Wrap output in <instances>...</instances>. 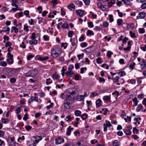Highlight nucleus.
Masks as SVG:
<instances>
[{
    "label": "nucleus",
    "mask_w": 146,
    "mask_h": 146,
    "mask_svg": "<svg viewBox=\"0 0 146 146\" xmlns=\"http://www.w3.org/2000/svg\"><path fill=\"white\" fill-rule=\"evenodd\" d=\"M62 51V49L60 47H53L51 48V55L53 58H56L60 55Z\"/></svg>",
    "instance_id": "1"
},
{
    "label": "nucleus",
    "mask_w": 146,
    "mask_h": 146,
    "mask_svg": "<svg viewBox=\"0 0 146 146\" xmlns=\"http://www.w3.org/2000/svg\"><path fill=\"white\" fill-rule=\"evenodd\" d=\"M37 73V70L36 69H32L30 70L26 74V76L27 77H33L36 76Z\"/></svg>",
    "instance_id": "2"
},
{
    "label": "nucleus",
    "mask_w": 146,
    "mask_h": 146,
    "mask_svg": "<svg viewBox=\"0 0 146 146\" xmlns=\"http://www.w3.org/2000/svg\"><path fill=\"white\" fill-rule=\"evenodd\" d=\"M42 139V137L38 135L34 136L31 139V143H33L36 144Z\"/></svg>",
    "instance_id": "3"
},
{
    "label": "nucleus",
    "mask_w": 146,
    "mask_h": 146,
    "mask_svg": "<svg viewBox=\"0 0 146 146\" xmlns=\"http://www.w3.org/2000/svg\"><path fill=\"white\" fill-rule=\"evenodd\" d=\"M6 70L7 72L8 73V75L10 76H13L15 75L17 70L13 69L8 68Z\"/></svg>",
    "instance_id": "4"
},
{
    "label": "nucleus",
    "mask_w": 146,
    "mask_h": 146,
    "mask_svg": "<svg viewBox=\"0 0 146 146\" xmlns=\"http://www.w3.org/2000/svg\"><path fill=\"white\" fill-rule=\"evenodd\" d=\"M132 129V127L131 126H127L126 127L125 129H123L124 133L127 135H130L131 133V130Z\"/></svg>",
    "instance_id": "5"
},
{
    "label": "nucleus",
    "mask_w": 146,
    "mask_h": 146,
    "mask_svg": "<svg viewBox=\"0 0 146 146\" xmlns=\"http://www.w3.org/2000/svg\"><path fill=\"white\" fill-rule=\"evenodd\" d=\"M106 123L103 124L104 129V131H106L107 130V127H110L112 126V125L111 124L110 121L108 120H106Z\"/></svg>",
    "instance_id": "6"
},
{
    "label": "nucleus",
    "mask_w": 146,
    "mask_h": 146,
    "mask_svg": "<svg viewBox=\"0 0 146 146\" xmlns=\"http://www.w3.org/2000/svg\"><path fill=\"white\" fill-rule=\"evenodd\" d=\"M8 59L7 60V61L8 63L12 64L14 62L13 57V55L11 54V53H7Z\"/></svg>",
    "instance_id": "7"
},
{
    "label": "nucleus",
    "mask_w": 146,
    "mask_h": 146,
    "mask_svg": "<svg viewBox=\"0 0 146 146\" xmlns=\"http://www.w3.org/2000/svg\"><path fill=\"white\" fill-rule=\"evenodd\" d=\"M70 91L69 93V94H70L72 96H73L74 95L78 94V90L76 88H72L70 89Z\"/></svg>",
    "instance_id": "8"
},
{
    "label": "nucleus",
    "mask_w": 146,
    "mask_h": 146,
    "mask_svg": "<svg viewBox=\"0 0 146 146\" xmlns=\"http://www.w3.org/2000/svg\"><path fill=\"white\" fill-rule=\"evenodd\" d=\"M36 60L41 61H45L48 60L49 58L48 57L46 56H41L40 55H37L36 56Z\"/></svg>",
    "instance_id": "9"
},
{
    "label": "nucleus",
    "mask_w": 146,
    "mask_h": 146,
    "mask_svg": "<svg viewBox=\"0 0 146 146\" xmlns=\"http://www.w3.org/2000/svg\"><path fill=\"white\" fill-rule=\"evenodd\" d=\"M64 140L62 137H59L55 139V143L56 145H58L64 142Z\"/></svg>",
    "instance_id": "10"
},
{
    "label": "nucleus",
    "mask_w": 146,
    "mask_h": 146,
    "mask_svg": "<svg viewBox=\"0 0 146 146\" xmlns=\"http://www.w3.org/2000/svg\"><path fill=\"white\" fill-rule=\"evenodd\" d=\"M146 16V14L144 12L139 13L137 17V19H142L144 18Z\"/></svg>",
    "instance_id": "11"
},
{
    "label": "nucleus",
    "mask_w": 146,
    "mask_h": 146,
    "mask_svg": "<svg viewBox=\"0 0 146 146\" xmlns=\"http://www.w3.org/2000/svg\"><path fill=\"white\" fill-rule=\"evenodd\" d=\"M73 127H72L71 126H69L67 129V132H66V135L68 136H69L70 135L71 132V131L73 129Z\"/></svg>",
    "instance_id": "12"
},
{
    "label": "nucleus",
    "mask_w": 146,
    "mask_h": 146,
    "mask_svg": "<svg viewBox=\"0 0 146 146\" xmlns=\"http://www.w3.org/2000/svg\"><path fill=\"white\" fill-rule=\"evenodd\" d=\"M38 98L36 97H32L29 99L28 100V102L29 103H31L34 101H36L38 102Z\"/></svg>",
    "instance_id": "13"
},
{
    "label": "nucleus",
    "mask_w": 146,
    "mask_h": 146,
    "mask_svg": "<svg viewBox=\"0 0 146 146\" xmlns=\"http://www.w3.org/2000/svg\"><path fill=\"white\" fill-rule=\"evenodd\" d=\"M76 12L77 15H79L80 17H82L84 14V11L80 9L76 10Z\"/></svg>",
    "instance_id": "14"
},
{
    "label": "nucleus",
    "mask_w": 146,
    "mask_h": 146,
    "mask_svg": "<svg viewBox=\"0 0 146 146\" xmlns=\"http://www.w3.org/2000/svg\"><path fill=\"white\" fill-rule=\"evenodd\" d=\"M142 70H143V68L146 66V62L144 60H142L141 62L139 63Z\"/></svg>",
    "instance_id": "15"
},
{
    "label": "nucleus",
    "mask_w": 146,
    "mask_h": 146,
    "mask_svg": "<svg viewBox=\"0 0 146 146\" xmlns=\"http://www.w3.org/2000/svg\"><path fill=\"white\" fill-rule=\"evenodd\" d=\"M74 97L72 96H71V95L69 94H67L66 98L65 101H71L72 100V98Z\"/></svg>",
    "instance_id": "16"
},
{
    "label": "nucleus",
    "mask_w": 146,
    "mask_h": 146,
    "mask_svg": "<svg viewBox=\"0 0 146 146\" xmlns=\"http://www.w3.org/2000/svg\"><path fill=\"white\" fill-rule=\"evenodd\" d=\"M76 99L78 101H81L84 99V96L82 95H78L76 97Z\"/></svg>",
    "instance_id": "17"
},
{
    "label": "nucleus",
    "mask_w": 146,
    "mask_h": 146,
    "mask_svg": "<svg viewBox=\"0 0 146 146\" xmlns=\"http://www.w3.org/2000/svg\"><path fill=\"white\" fill-rule=\"evenodd\" d=\"M68 7L71 11H74L75 9V6L73 3L70 4L68 6Z\"/></svg>",
    "instance_id": "18"
},
{
    "label": "nucleus",
    "mask_w": 146,
    "mask_h": 146,
    "mask_svg": "<svg viewBox=\"0 0 146 146\" xmlns=\"http://www.w3.org/2000/svg\"><path fill=\"white\" fill-rule=\"evenodd\" d=\"M64 104L65 108L67 109H68L70 108V102L64 100Z\"/></svg>",
    "instance_id": "19"
},
{
    "label": "nucleus",
    "mask_w": 146,
    "mask_h": 146,
    "mask_svg": "<svg viewBox=\"0 0 146 146\" xmlns=\"http://www.w3.org/2000/svg\"><path fill=\"white\" fill-rule=\"evenodd\" d=\"M102 101L100 99H98L96 101V107L97 108H99L102 105Z\"/></svg>",
    "instance_id": "20"
},
{
    "label": "nucleus",
    "mask_w": 146,
    "mask_h": 146,
    "mask_svg": "<svg viewBox=\"0 0 146 146\" xmlns=\"http://www.w3.org/2000/svg\"><path fill=\"white\" fill-rule=\"evenodd\" d=\"M120 145V141H118L117 140L114 141L113 142V146H119Z\"/></svg>",
    "instance_id": "21"
},
{
    "label": "nucleus",
    "mask_w": 146,
    "mask_h": 146,
    "mask_svg": "<svg viewBox=\"0 0 146 146\" xmlns=\"http://www.w3.org/2000/svg\"><path fill=\"white\" fill-rule=\"evenodd\" d=\"M132 100L133 102L134 103L135 105H133V107H134L135 106H137L138 103V101L137 100V98L135 97L134 98L132 99Z\"/></svg>",
    "instance_id": "22"
},
{
    "label": "nucleus",
    "mask_w": 146,
    "mask_h": 146,
    "mask_svg": "<svg viewBox=\"0 0 146 146\" xmlns=\"http://www.w3.org/2000/svg\"><path fill=\"white\" fill-rule=\"evenodd\" d=\"M74 73L72 71V70H69L67 71L65 73V75L67 76H69L70 77L72 76L71 75L74 74Z\"/></svg>",
    "instance_id": "23"
},
{
    "label": "nucleus",
    "mask_w": 146,
    "mask_h": 146,
    "mask_svg": "<svg viewBox=\"0 0 146 146\" xmlns=\"http://www.w3.org/2000/svg\"><path fill=\"white\" fill-rule=\"evenodd\" d=\"M143 108V106L141 104H139L137 107L136 111L137 112H139Z\"/></svg>",
    "instance_id": "24"
},
{
    "label": "nucleus",
    "mask_w": 146,
    "mask_h": 146,
    "mask_svg": "<svg viewBox=\"0 0 146 146\" xmlns=\"http://www.w3.org/2000/svg\"><path fill=\"white\" fill-rule=\"evenodd\" d=\"M123 3L126 5L130 6L131 5V3L129 0H121Z\"/></svg>",
    "instance_id": "25"
},
{
    "label": "nucleus",
    "mask_w": 146,
    "mask_h": 146,
    "mask_svg": "<svg viewBox=\"0 0 146 146\" xmlns=\"http://www.w3.org/2000/svg\"><path fill=\"white\" fill-rule=\"evenodd\" d=\"M111 99V97L110 96H104L103 98V99L107 102L109 101Z\"/></svg>",
    "instance_id": "26"
},
{
    "label": "nucleus",
    "mask_w": 146,
    "mask_h": 146,
    "mask_svg": "<svg viewBox=\"0 0 146 146\" xmlns=\"http://www.w3.org/2000/svg\"><path fill=\"white\" fill-rule=\"evenodd\" d=\"M81 113V111L79 110H76L74 111L75 115L76 116H80Z\"/></svg>",
    "instance_id": "27"
},
{
    "label": "nucleus",
    "mask_w": 146,
    "mask_h": 146,
    "mask_svg": "<svg viewBox=\"0 0 146 146\" xmlns=\"http://www.w3.org/2000/svg\"><path fill=\"white\" fill-rule=\"evenodd\" d=\"M115 0H111L110 2L108 3V5L110 7L113 5L115 4Z\"/></svg>",
    "instance_id": "28"
},
{
    "label": "nucleus",
    "mask_w": 146,
    "mask_h": 146,
    "mask_svg": "<svg viewBox=\"0 0 146 146\" xmlns=\"http://www.w3.org/2000/svg\"><path fill=\"white\" fill-rule=\"evenodd\" d=\"M73 119L72 117H70L69 116H68L66 117L64 119V120L66 121H71Z\"/></svg>",
    "instance_id": "29"
},
{
    "label": "nucleus",
    "mask_w": 146,
    "mask_h": 146,
    "mask_svg": "<svg viewBox=\"0 0 146 146\" xmlns=\"http://www.w3.org/2000/svg\"><path fill=\"white\" fill-rule=\"evenodd\" d=\"M75 3L78 7H80L82 6L83 4L82 2L79 1H77L74 2Z\"/></svg>",
    "instance_id": "30"
},
{
    "label": "nucleus",
    "mask_w": 146,
    "mask_h": 146,
    "mask_svg": "<svg viewBox=\"0 0 146 146\" xmlns=\"http://www.w3.org/2000/svg\"><path fill=\"white\" fill-rule=\"evenodd\" d=\"M42 37L44 40L45 41H48L49 40V36L47 35H44Z\"/></svg>",
    "instance_id": "31"
},
{
    "label": "nucleus",
    "mask_w": 146,
    "mask_h": 146,
    "mask_svg": "<svg viewBox=\"0 0 146 146\" xmlns=\"http://www.w3.org/2000/svg\"><path fill=\"white\" fill-rule=\"evenodd\" d=\"M52 78L54 79L58 80L59 78V75L56 73L53 74Z\"/></svg>",
    "instance_id": "32"
},
{
    "label": "nucleus",
    "mask_w": 146,
    "mask_h": 146,
    "mask_svg": "<svg viewBox=\"0 0 146 146\" xmlns=\"http://www.w3.org/2000/svg\"><path fill=\"white\" fill-rule=\"evenodd\" d=\"M68 36L69 37L71 38L72 37L73 35L74 34V32L72 31H69L68 32Z\"/></svg>",
    "instance_id": "33"
},
{
    "label": "nucleus",
    "mask_w": 146,
    "mask_h": 146,
    "mask_svg": "<svg viewBox=\"0 0 146 146\" xmlns=\"http://www.w3.org/2000/svg\"><path fill=\"white\" fill-rule=\"evenodd\" d=\"M98 95V94L96 92H92L90 94V97L93 98Z\"/></svg>",
    "instance_id": "34"
},
{
    "label": "nucleus",
    "mask_w": 146,
    "mask_h": 146,
    "mask_svg": "<svg viewBox=\"0 0 146 146\" xmlns=\"http://www.w3.org/2000/svg\"><path fill=\"white\" fill-rule=\"evenodd\" d=\"M7 63L5 61H3L0 62V66L5 67L7 66Z\"/></svg>",
    "instance_id": "35"
},
{
    "label": "nucleus",
    "mask_w": 146,
    "mask_h": 146,
    "mask_svg": "<svg viewBox=\"0 0 146 146\" xmlns=\"http://www.w3.org/2000/svg\"><path fill=\"white\" fill-rule=\"evenodd\" d=\"M46 84L47 85L50 84L52 82V81L51 80L50 78H49L48 79H47L46 80Z\"/></svg>",
    "instance_id": "36"
},
{
    "label": "nucleus",
    "mask_w": 146,
    "mask_h": 146,
    "mask_svg": "<svg viewBox=\"0 0 146 146\" xmlns=\"http://www.w3.org/2000/svg\"><path fill=\"white\" fill-rule=\"evenodd\" d=\"M134 120L136 121V122L134 123L135 125H137H137H139L140 124V123L139 121H138V118L137 117V116L134 118Z\"/></svg>",
    "instance_id": "37"
},
{
    "label": "nucleus",
    "mask_w": 146,
    "mask_h": 146,
    "mask_svg": "<svg viewBox=\"0 0 146 146\" xmlns=\"http://www.w3.org/2000/svg\"><path fill=\"white\" fill-rule=\"evenodd\" d=\"M139 33L140 34L144 33L145 31L143 28H140L139 29Z\"/></svg>",
    "instance_id": "38"
},
{
    "label": "nucleus",
    "mask_w": 146,
    "mask_h": 146,
    "mask_svg": "<svg viewBox=\"0 0 146 146\" xmlns=\"http://www.w3.org/2000/svg\"><path fill=\"white\" fill-rule=\"evenodd\" d=\"M2 122L4 123H8L9 120L7 119L2 118Z\"/></svg>",
    "instance_id": "39"
},
{
    "label": "nucleus",
    "mask_w": 146,
    "mask_h": 146,
    "mask_svg": "<svg viewBox=\"0 0 146 146\" xmlns=\"http://www.w3.org/2000/svg\"><path fill=\"white\" fill-rule=\"evenodd\" d=\"M16 79L14 78H12L10 80V82L11 83H15L16 82Z\"/></svg>",
    "instance_id": "40"
},
{
    "label": "nucleus",
    "mask_w": 146,
    "mask_h": 146,
    "mask_svg": "<svg viewBox=\"0 0 146 146\" xmlns=\"http://www.w3.org/2000/svg\"><path fill=\"white\" fill-rule=\"evenodd\" d=\"M85 52L90 53L91 52V47H88L86 48L84 50Z\"/></svg>",
    "instance_id": "41"
},
{
    "label": "nucleus",
    "mask_w": 146,
    "mask_h": 146,
    "mask_svg": "<svg viewBox=\"0 0 146 146\" xmlns=\"http://www.w3.org/2000/svg\"><path fill=\"white\" fill-rule=\"evenodd\" d=\"M84 55V53H82L81 54H79L77 55V56L79 60L83 58Z\"/></svg>",
    "instance_id": "42"
},
{
    "label": "nucleus",
    "mask_w": 146,
    "mask_h": 146,
    "mask_svg": "<svg viewBox=\"0 0 146 146\" xmlns=\"http://www.w3.org/2000/svg\"><path fill=\"white\" fill-rule=\"evenodd\" d=\"M80 45L82 47L84 48L87 46L88 44L86 42H84L81 43Z\"/></svg>",
    "instance_id": "43"
},
{
    "label": "nucleus",
    "mask_w": 146,
    "mask_h": 146,
    "mask_svg": "<svg viewBox=\"0 0 146 146\" xmlns=\"http://www.w3.org/2000/svg\"><path fill=\"white\" fill-rule=\"evenodd\" d=\"M87 117V115L86 113H84L82 114V118L83 120L86 119Z\"/></svg>",
    "instance_id": "44"
},
{
    "label": "nucleus",
    "mask_w": 146,
    "mask_h": 146,
    "mask_svg": "<svg viewBox=\"0 0 146 146\" xmlns=\"http://www.w3.org/2000/svg\"><path fill=\"white\" fill-rule=\"evenodd\" d=\"M94 34L93 33V32L91 31L90 30H88L87 31V35L89 36H90L92 35H94Z\"/></svg>",
    "instance_id": "45"
},
{
    "label": "nucleus",
    "mask_w": 146,
    "mask_h": 146,
    "mask_svg": "<svg viewBox=\"0 0 146 146\" xmlns=\"http://www.w3.org/2000/svg\"><path fill=\"white\" fill-rule=\"evenodd\" d=\"M29 11L28 10L25 11L24 12V14L25 15H26L27 17L30 18V17L29 15Z\"/></svg>",
    "instance_id": "46"
},
{
    "label": "nucleus",
    "mask_w": 146,
    "mask_h": 146,
    "mask_svg": "<svg viewBox=\"0 0 146 146\" xmlns=\"http://www.w3.org/2000/svg\"><path fill=\"white\" fill-rule=\"evenodd\" d=\"M118 74L120 75L121 77L125 76V72L124 71H121L118 73Z\"/></svg>",
    "instance_id": "47"
},
{
    "label": "nucleus",
    "mask_w": 146,
    "mask_h": 146,
    "mask_svg": "<svg viewBox=\"0 0 146 146\" xmlns=\"http://www.w3.org/2000/svg\"><path fill=\"white\" fill-rule=\"evenodd\" d=\"M109 19L110 21V22H111L113 21V15H112L110 14L109 15Z\"/></svg>",
    "instance_id": "48"
},
{
    "label": "nucleus",
    "mask_w": 146,
    "mask_h": 146,
    "mask_svg": "<svg viewBox=\"0 0 146 146\" xmlns=\"http://www.w3.org/2000/svg\"><path fill=\"white\" fill-rule=\"evenodd\" d=\"M25 128L26 130L27 131H29L32 128V127L29 125L25 126Z\"/></svg>",
    "instance_id": "49"
},
{
    "label": "nucleus",
    "mask_w": 146,
    "mask_h": 146,
    "mask_svg": "<svg viewBox=\"0 0 146 146\" xmlns=\"http://www.w3.org/2000/svg\"><path fill=\"white\" fill-rule=\"evenodd\" d=\"M21 107L18 108L16 109L15 111H16V113L17 114H18L21 112Z\"/></svg>",
    "instance_id": "50"
},
{
    "label": "nucleus",
    "mask_w": 146,
    "mask_h": 146,
    "mask_svg": "<svg viewBox=\"0 0 146 146\" xmlns=\"http://www.w3.org/2000/svg\"><path fill=\"white\" fill-rule=\"evenodd\" d=\"M123 23V21L121 19H119L117 20V24L119 25H121Z\"/></svg>",
    "instance_id": "51"
},
{
    "label": "nucleus",
    "mask_w": 146,
    "mask_h": 146,
    "mask_svg": "<svg viewBox=\"0 0 146 146\" xmlns=\"http://www.w3.org/2000/svg\"><path fill=\"white\" fill-rule=\"evenodd\" d=\"M99 82H104L105 81V79L103 78H102L101 77H99Z\"/></svg>",
    "instance_id": "52"
},
{
    "label": "nucleus",
    "mask_w": 146,
    "mask_h": 146,
    "mask_svg": "<svg viewBox=\"0 0 146 146\" xmlns=\"http://www.w3.org/2000/svg\"><path fill=\"white\" fill-rule=\"evenodd\" d=\"M119 77L118 76H116L115 78H114L113 80V82H114L116 83V82H118L119 80Z\"/></svg>",
    "instance_id": "53"
},
{
    "label": "nucleus",
    "mask_w": 146,
    "mask_h": 146,
    "mask_svg": "<svg viewBox=\"0 0 146 146\" xmlns=\"http://www.w3.org/2000/svg\"><path fill=\"white\" fill-rule=\"evenodd\" d=\"M102 3L99 2L97 4V7L99 9L102 8Z\"/></svg>",
    "instance_id": "54"
},
{
    "label": "nucleus",
    "mask_w": 146,
    "mask_h": 146,
    "mask_svg": "<svg viewBox=\"0 0 146 146\" xmlns=\"http://www.w3.org/2000/svg\"><path fill=\"white\" fill-rule=\"evenodd\" d=\"M80 118L78 117H77L76 118V121L74 122V123L76 125V127H77L78 124L80 123L78 122V121L80 120Z\"/></svg>",
    "instance_id": "55"
},
{
    "label": "nucleus",
    "mask_w": 146,
    "mask_h": 146,
    "mask_svg": "<svg viewBox=\"0 0 146 146\" xmlns=\"http://www.w3.org/2000/svg\"><path fill=\"white\" fill-rule=\"evenodd\" d=\"M28 118V115L27 113H26L24 115V116L23 118V119L25 121H26Z\"/></svg>",
    "instance_id": "56"
},
{
    "label": "nucleus",
    "mask_w": 146,
    "mask_h": 146,
    "mask_svg": "<svg viewBox=\"0 0 146 146\" xmlns=\"http://www.w3.org/2000/svg\"><path fill=\"white\" fill-rule=\"evenodd\" d=\"M141 8L143 9H144L146 8V3H144L141 4Z\"/></svg>",
    "instance_id": "57"
},
{
    "label": "nucleus",
    "mask_w": 146,
    "mask_h": 146,
    "mask_svg": "<svg viewBox=\"0 0 146 146\" xmlns=\"http://www.w3.org/2000/svg\"><path fill=\"white\" fill-rule=\"evenodd\" d=\"M113 54V53L112 52H111V51H109L107 55L108 58H110L111 57V55Z\"/></svg>",
    "instance_id": "58"
},
{
    "label": "nucleus",
    "mask_w": 146,
    "mask_h": 146,
    "mask_svg": "<svg viewBox=\"0 0 146 146\" xmlns=\"http://www.w3.org/2000/svg\"><path fill=\"white\" fill-rule=\"evenodd\" d=\"M61 15L63 16H64L65 15V12L64 11V9L63 8H62L61 10Z\"/></svg>",
    "instance_id": "59"
},
{
    "label": "nucleus",
    "mask_w": 146,
    "mask_h": 146,
    "mask_svg": "<svg viewBox=\"0 0 146 146\" xmlns=\"http://www.w3.org/2000/svg\"><path fill=\"white\" fill-rule=\"evenodd\" d=\"M25 139V137L24 136H22L21 137H19L17 139V142H20V140H24Z\"/></svg>",
    "instance_id": "60"
},
{
    "label": "nucleus",
    "mask_w": 146,
    "mask_h": 146,
    "mask_svg": "<svg viewBox=\"0 0 146 146\" xmlns=\"http://www.w3.org/2000/svg\"><path fill=\"white\" fill-rule=\"evenodd\" d=\"M11 45V43L10 42H6L5 44V46L7 47L9 46H10Z\"/></svg>",
    "instance_id": "61"
},
{
    "label": "nucleus",
    "mask_w": 146,
    "mask_h": 146,
    "mask_svg": "<svg viewBox=\"0 0 146 146\" xmlns=\"http://www.w3.org/2000/svg\"><path fill=\"white\" fill-rule=\"evenodd\" d=\"M37 9L39 11V13L40 14L41 13L42 10V6H39L37 8Z\"/></svg>",
    "instance_id": "62"
},
{
    "label": "nucleus",
    "mask_w": 146,
    "mask_h": 146,
    "mask_svg": "<svg viewBox=\"0 0 146 146\" xmlns=\"http://www.w3.org/2000/svg\"><path fill=\"white\" fill-rule=\"evenodd\" d=\"M8 8L5 7H3L1 8L2 11L4 12H6L8 11Z\"/></svg>",
    "instance_id": "63"
},
{
    "label": "nucleus",
    "mask_w": 146,
    "mask_h": 146,
    "mask_svg": "<svg viewBox=\"0 0 146 146\" xmlns=\"http://www.w3.org/2000/svg\"><path fill=\"white\" fill-rule=\"evenodd\" d=\"M16 143V142H11L9 144V146H15Z\"/></svg>",
    "instance_id": "64"
}]
</instances>
